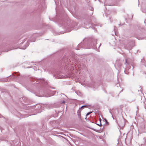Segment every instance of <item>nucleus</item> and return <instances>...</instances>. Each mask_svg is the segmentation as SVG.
Instances as JSON below:
<instances>
[{"label":"nucleus","mask_w":146,"mask_h":146,"mask_svg":"<svg viewBox=\"0 0 146 146\" xmlns=\"http://www.w3.org/2000/svg\"><path fill=\"white\" fill-rule=\"evenodd\" d=\"M86 106H82L81 107V108H83L85 107H86Z\"/></svg>","instance_id":"obj_2"},{"label":"nucleus","mask_w":146,"mask_h":146,"mask_svg":"<svg viewBox=\"0 0 146 146\" xmlns=\"http://www.w3.org/2000/svg\"><path fill=\"white\" fill-rule=\"evenodd\" d=\"M91 113H92V112H88V113L87 114H86V115H89V114H90Z\"/></svg>","instance_id":"obj_1"}]
</instances>
